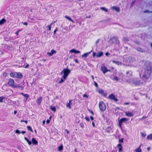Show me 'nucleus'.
Instances as JSON below:
<instances>
[{"instance_id":"nucleus-64","label":"nucleus","mask_w":152,"mask_h":152,"mask_svg":"<svg viewBox=\"0 0 152 152\" xmlns=\"http://www.w3.org/2000/svg\"><path fill=\"white\" fill-rule=\"evenodd\" d=\"M96 53H95V52H94L93 53V57H95V56H96Z\"/></svg>"},{"instance_id":"nucleus-31","label":"nucleus","mask_w":152,"mask_h":152,"mask_svg":"<svg viewBox=\"0 0 152 152\" xmlns=\"http://www.w3.org/2000/svg\"><path fill=\"white\" fill-rule=\"evenodd\" d=\"M7 48L10 50H12L14 49V47L12 45L7 46Z\"/></svg>"},{"instance_id":"nucleus-42","label":"nucleus","mask_w":152,"mask_h":152,"mask_svg":"<svg viewBox=\"0 0 152 152\" xmlns=\"http://www.w3.org/2000/svg\"><path fill=\"white\" fill-rule=\"evenodd\" d=\"M80 126L82 128H83L84 127V125L83 123H81L80 124Z\"/></svg>"},{"instance_id":"nucleus-53","label":"nucleus","mask_w":152,"mask_h":152,"mask_svg":"<svg viewBox=\"0 0 152 152\" xmlns=\"http://www.w3.org/2000/svg\"><path fill=\"white\" fill-rule=\"evenodd\" d=\"M112 8H113V10H119V8H117L116 7H114V6H113L112 7Z\"/></svg>"},{"instance_id":"nucleus-25","label":"nucleus","mask_w":152,"mask_h":152,"mask_svg":"<svg viewBox=\"0 0 152 152\" xmlns=\"http://www.w3.org/2000/svg\"><path fill=\"white\" fill-rule=\"evenodd\" d=\"M24 139L28 142V144L30 145L32 144V142L31 141L29 140L26 137H24Z\"/></svg>"},{"instance_id":"nucleus-54","label":"nucleus","mask_w":152,"mask_h":152,"mask_svg":"<svg viewBox=\"0 0 152 152\" xmlns=\"http://www.w3.org/2000/svg\"><path fill=\"white\" fill-rule=\"evenodd\" d=\"M58 30V29L57 28H56V29L54 30L53 32V34L54 35L55 34V33L56 31H57Z\"/></svg>"},{"instance_id":"nucleus-52","label":"nucleus","mask_w":152,"mask_h":152,"mask_svg":"<svg viewBox=\"0 0 152 152\" xmlns=\"http://www.w3.org/2000/svg\"><path fill=\"white\" fill-rule=\"evenodd\" d=\"M85 118L87 121H90V119L89 118H88L87 117H86Z\"/></svg>"},{"instance_id":"nucleus-34","label":"nucleus","mask_w":152,"mask_h":152,"mask_svg":"<svg viewBox=\"0 0 152 152\" xmlns=\"http://www.w3.org/2000/svg\"><path fill=\"white\" fill-rule=\"evenodd\" d=\"M53 23H51L50 25L47 26V27L48 28L47 30L50 31L51 30V26L52 25Z\"/></svg>"},{"instance_id":"nucleus-49","label":"nucleus","mask_w":152,"mask_h":152,"mask_svg":"<svg viewBox=\"0 0 152 152\" xmlns=\"http://www.w3.org/2000/svg\"><path fill=\"white\" fill-rule=\"evenodd\" d=\"M83 97H86V98H88V96L86 94H84L83 95Z\"/></svg>"},{"instance_id":"nucleus-30","label":"nucleus","mask_w":152,"mask_h":152,"mask_svg":"<svg viewBox=\"0 0 152 152\" xmlns=\"http://www.w3.org/2000/svg\"><path fill=\"white\" fill-rule=\"evenodd\" d=\"M147 139L148 140H152V134L148 135L147 137Z\"/></svg>"},{"instance_id":"nucleus-6","label":"nucleus","mask_w":152,"mask_h":152,"mask_svg":"<svg viewBox=\"0 0 152 152\" xmlns=\"http://www.w3.org/2000/svg\"><path fill=\"white\" fill-rule=\"evenodd\" d=\"M108 97L109 99L114 101V102H117L118 101V99L115 97L114 94H110Z\"/></svg>"},{"instance_id":"nucleus-51","label":"nucleus","mask_w":152,"mask_h":152,"mask_svg":"<svg viewBox=\"0 0 152 152\" xmlns=\"http://www.w3.org/2000/svg\"><path fill=\"white\" fill-rule=\"evenodd\" d=\"M144 13H146V12H148V13H149V12H152V11L151 12H150L149 10H145L144 11Z\"/></svg>"},{"instance_id":"nucleus-28","label":"nucleus","mask_w":152,"mask_h":152,"mask_svg":"<svg viewBox=\"0 0 152 152\" xmlns=\"http://www.w3.org/2000/svg\"><path fill=\"white\" fill-rule=\"evenodd\" d=\"M137 49L138 51H139L141 52H144V50L143 49L140 47H138Z\"/></svg>"},{"instance_id":"nucleus-14","label":"nucleus","mask_w":152,"mask_h":152,"mask_svg":"<svg viewBox=\"0 0 152 152\" xmlns=\"http://www.w3.org/2000/svg\"><path fill=\"white\" fill-rule=\"evenodd\" d=\"M117 147L118 148V152H121L122 151V146L121 144H118L117 145Z\"/></svg>"},{"instance_id":"nucleus-16","label":"nucleus","mask_w":152,"mask_h":152,"mask_svg":"<svg viewBox=\"0 0 152 152\" xmlns=\"http://www.w3.org/2000/svg\"><path fill=\"white\" fill-rule=\"evenodd\" d=\"M125 114L126 116L129 117H131L133 116V114L132 113L129 112H125Z\"/></svg>"},{"instance_id":"nucleus-10","label":"nucleus","mask_w":152,"mask_h":152,"mask_svg":"<svg viewBox=\"0 0 152 152\" xmlns=\"http://www.w3.org/2000/svg\"><path fill=\"white\" fill-rule=\"evenodd\" d=\"M133 84L135 86H139L140 85V81L137 80H133Z\"/></svg>"},{"instance_id":"nucleus-62","label":"nucleus","mask_w":152,"mask_h":152,"mask_svg":"<svg viewBox=\"0 0 152 152\" xmlns=\"http://www.w3.org/2000/svg\"><path fill=\"white\" fill-rule=\"evenodd\" d=\"M24 25H25L26 26H27L28 25V23L27 22H25L23 23Z\"/></svg>"},{"instance_id":"nucleus-44","label":"nucleus","mask_w":152,"mask_h":152,"mask_svg":"<svg viewBox=\"0 0 152 152\" xmlns=\"http://www.w3.org/2000/svg\"><path fill=\"white\" fill-rule=\"evenodd\" d=\"M114 80H115L117 81H118L119 79H118V77H117V76H115L114 77Z\"/></svg>"},{"instance_id":"nucleus-19","label":"nucleus","mask_w":152,"mask_h":152,"mask_svg":"<svg viewBox=\"0 0 152 152\" xmlns=\"http://www.w3.org/2000/svg\"><path fill=\"white\" fill-rule=\"evenodd\" d=\"M72 100H69V102L67 103L66 104V107L68 108H69V109H71V102L72 101Z\"/></svg>"},{"instance_id":"nucleus-33","label":"nucleus","mask_w":152,"mask_h":152,"mask_svg":"<svg viewBox=\"0 0 152 152\" xmlns=\"http://www.w3.org/2000/svg\"><path fill=\"white\" fill-rule=\"evenodd\" d=\"M27 127L28 129V130H29L31 132H33V131L31 127L30 126L28 125V126H27Z\"/></svg>"},{"instance_id":"nucleus-21","label":"nucleus","mask_w":152,"mask_h":152,"mask_svg":"<svg viewBox=\"0 0 152 152\" xmlns=\"http://www.w3.org/2000/svg\"><path fill=\"white\" fill-rule=\"evenodd\" d=\"M16 72H11L10 73V76L12 77L15 78L16 77Z\"/></svg>"},{"instance_id":"nucleus-48","label":"nucleus","mask_w":152,"mask_h":152,"mask_svg":"<svg viewBox=\"0 0 152 152\" xmlns=\"http://www.w3.org/2000/svg\"><path fill=\"white\" fill-rule=\"evenodd\" d=\"M94 85H95V86L96 87L98 88V84H97L96 82V81H94Z\"/></svg>"},{"instance_id":"nucleus-26","label":"nucleus","mask_w":152,"mask_h":152,"mask_svg":"<svg viewBox=\"0 0 152 152\" xmlns=\"http://www.w3.org/2000/svg\"><path fill=\"white\" fill-rule=\"evenodd\" d=\"M24 139L28 142V144L30 145L32 144V142L31 141L29 140L26 137H24Z\"/></svg>"},{"instance_id":"nucleus-24","label":"nucleus","mask_w":152,"mask_h":152,"mask_svg":"<svg viewBox=\"0 0 152 152\" xmlns=\"http://www.w3.org/2000/svg\"><path fill=\"white\" fill-rule=\"evenodd\" d=\"M65 18L68 19L69 21L72 22L73 23H74V22L73 21V20L69 17L67 16L66 15H65Z\"/></svg>"},{"instance_id":"nucleus-46","label":"nucleus","mask_w":152,"mask_h":152,"mask_svg":"<svg viewBox=\"0 0 152 152\" xmlns=\"http://www.w3.org/2000/svg\"><path fill=\"white\" fill-rule=\"evenodd\" d=\"M20 122H25V123L27 124V123H28V121H25V120H21L20 121Z\"/></svg>"},{"instance_id":"nucleus-37","label":"nucleus","mask_w":152,"mask_h":152,"mask_svg":"<svg viewBox=\"0 0 152 152\" xmlns=\"http://www.w3.org/2000/svg\"><path fill=\"white\" fill-rule=\"evenodd\" d=\"M5 98V97L4 96H0V102H2L3 100Z\"/></svg>"},{"instance_id":"nucleus-40","label":"nucleus","mask_w":152,"mask_h":152,"mask_svg":"<svg viewBox=\"0 0 152 152\" xmlns=\"http://www.w3.org/2000/svg\"><path fill=\"white\" fill-rule=\"evenodd\" d=\"M124 40L126 42H128L129 41V39L126 37H124Z\"/></svg>"},{"instance_id":"nucleus-20","label":"nucleus","mask_w":152,"mask_h":152,"mask_svg":"<svg viewBox=\"0 0 152 152\" xmlns=\"http://www.w3.org/2000/svg\"><path fill=\"white\" fill-rule=\"evenodd\" d=\"M113 39H114V40L115 41V43L117 44H118L119 43V40L118 38L117 37H113Z\"/></svg>"},{"instance_id":"nucleus-27","label":"nucleus","mask_w":152,"mask_h":152,"mask_svg":"<svg viewBox=\"0 0 152 152\" xmlns=\"http://www.w3.org/2000/svg\"><path fill=\"white\" fill-rule=\"evenodd\" d=\"M24 139L28 142V144L30 145L32 144V142L31 141L29 140L26 137H24Z\"/></svg>"},{"instance_id":"nucleus-50","label":"nucleus","mask_w":152,"mask_h":152,"mask_svg":"<svg viewBox=\"0 0 152 152\" xmlns=\"http://www.w3.org/2000/svg\"><path fill=\"white\" fill-rule=\"evenodd\" d=\"M86 18H90L91 17V15H87V14H86Z\"/></svg>"},{"instance_id":"nucleus-23","label":"nucleus","mask_w":152,"mask_h":152,"mask_svg":"<svg viewBox=\"0 0 152 152\" xmlns=\"http://www.w3.org/2000/svg\"><path fill=\"white\" fill-rule=\"evenodd\" d=\"M103 55V53L102 52H98V54H97L96 56L97 57H99L102 56Z\"/></svg>"},{"instance_id":"nucleus-12","label":"nucleus","mask_w":152,"mask_h":152,"mask_svg":"<svg viewBox=\"0 0 152 152\" xmlns=\"http://www.w3.org/2000/svg\"><path fill=\"white\" fill-rule=\"evenodd\" d=\"M56 53V51L53 49H52L50 52L47 53V54L49 55V56H52L53 54H55Z\"/></svg>"},{"instance_id":"nucleus-58","label":"nucleus","mask_w":152,"mask_h":152,"mask_svg":"<svg viewBox=\"0 0 152 152\" xmlns=\"http://www.w3.org/2000/svg\"><path fill=\"white\" fill-rule=\"evenodd\" d=\"M29 65L28 64H27L25 66V68H27L28 67Z\"/></svg>"},{"instance_id":"nucleus-36","label":"nucleus","mask_w":152,"mask_h":152,"mask_svg":"<svg viewBox=\"0 0 152 152\" xmlns=\"http://www.w3.org/2000/svg\"><path fill=\"white\" fill-rule=\"evenodd\" d=\"M140 146L139 147L137 148L136 149L135 151L137 152H141V149L140 148Z\"/></svg>"},{"instance_id":"nucleus-18","label":"nucleus","mask_w":152,"mask_h":152,"mask_svg":"<svg viewBox=\"0 0 152 152\" xmlns=\"http://www.w3.org/2000/svg\"><path fill=\"white\" fill-rule=\"evenodd\" d=\"M92 51V50L91 51L86 53H84L83 55H82V58H86L87 57V56H88V55L90 54Z\"/></svg>"},{"instance_id":"nucleus-60","label":"nucleus","mask_w":152,"mask_h":152,"mask_svg":"<svg viewBox=\"0 0 152 152\" xmlns=\"http://www.w3.org/2000/svg\"><path fill=\"white\" fill-rule=\"evenodd\" d=\"M65 131L66 132V133H67V134H69V131L68 130H67V129H65Z\"/></svg>"},{"instance_id":"nucleus-17","label":"nucleus","mask_w":152,"mask_h":152,"mask_svg":"<svg viewBox=\"0 0 152 152\" xmlns=\"http://www.w3.org/2000/svg\"><path fill=\"white\" fill-rule=\"evenodd\" d=\"M42 97L41 96L38 98L37 100V103L38 105H40L42 100Z\"/></svg>"},{"instance_id":"nucleus-22","label":"nucleus","mask_w":152,"mask_h":152,"mask_svg":"<svg viewBox=\"0 0 152 152\" xmlns=\"http://www.w3.org/2000/svg\"><path fill=\"white\" fill-rule=\"evenodd\" d=\"M6 22V20L5 18H2L0 20V25H2Z\"/></svg>"},{"instance_id":"nucleus-61","label":"nucleus","mask_w":152,"mask_h":152,"mask_svg":"<svg viewBox=\"0 0 152 152\" xmlns=\"http://www.w3.org/2000/svg\"><path fill=\"white\" fill-rule=\"evenodd\" d=\"M129 104V102H125L124 103V105H128V104Z\"/></svg>"},{"instance_id":"nucleus-1","label":"nucleus","mask_w":152,"mask_h":152,"mask_svg":"<svg viewBox=\"0 0 152 152\" xmlns=\"http://www.w3.org/2000/svg\"><path fill=\"white\" fill-rule=\"evenodd\" d=\"M8 84L9 86H11L13 88H20L21 90H23L24 89L23 87L21 86H19L17 85L16 83H15V81L14 79L12 78H10L9 81L8 83Z\"/></svg>"},{"instance_id":"nucleus-38","label":"nucleus","mask_w":152,"mask_h":152,"mask_svg":"<svg viewBox=\"0 0 152 152\" xmlns=\"http://www.w3.org/2000/svg\"><path fill=\"white\" fill-rule=\"evenodd\" d=\"M142 78H144L145 79H147L148 78V77L147 76V75L146 74L142 76Z\"/></svg>"},{"instance_id":"nucleus-55","label":"nucleus","mask_w":152,"mask_h":152,"mask_svg":"<svg viewBox=\"0 0 152 152\" xmlns=\"http://www.w3.org/2000/svg\"><path fill=\"white\" fill-rule=\"evenodd\" d=\"M20 30H18V31H17L16 32V33H15V34H16V35H18V34H19V32L20 31Z\"/></svg>"},{"instance_id":"nucleus-11","label":"nucleus","mask_w":152,"mask_h":152,"mask_svg":"<svg viewBox=\"0 0 152 152\" xmlns=\"http://www.w3.org/2000/svg\"><path fill=\"white\" fill-rule=\"evenodd\" d=\"M23 77V75L21 73L18 72H16L15 77L19 79H21Z\"/></svg>"},{"instance_id":"nucleus-15","label":"nucleus","mask_w":152,"mask_h":152,"mask_svg":"<svg viewBox=\"0 0 152 152\" xmlns=\"http://www.w3.org/2000/svg\"><path fill=\"white\" fill-rule=\"evenodd\" d=\"M70 53H75L78 54L80 53L79 50H77L75 49H73L70 50L69 51Z\"/></svg>"},{"instance_id":"nucleus-57","label":"nucleus","mask_w":152,"mask_h":152,"mask_svg":"<svg viewBox=\"0 0 152 152\" xmlns=\"http://www.w3.org/2000/svg\"><path fill=\"white\" fill-rule=\"evenodd\" d=\"M90 119H91L92 120V121H93L94 120V118H93V117L92 116H90Z\"/></svg>"},{"instance_id":"nucleus-32","label":"nucleus","mask_w":152,"mask_h":152,"mask_svg":"<svg viewBox=\"0 0 152 152\" xmlns=\"http://www.w3.org/2000/svg\"><path fill=\"white\" fill-rule=\"evenodd\" d=\"M50 109L53 111L54 112H55L56 111V108L55 106L53 107L52 106H51L50 107Z\"/></svg>"},{"instance_id":"nucleus-29","label":"nucleus","mask_w":152,"mask_h":152,"mask_svg":"<svg viewBox=\"0 0 152 152\" xmlns=\"http://www.w3.org/2000/svg\"><path fill=\"white\" fill-rule=\"evenodd\" d=\"M24 97H25L26 98L25 100L24 101L25 102H26L27 100L28 99L29 97V95L28 94H26L24 95Z\"/></svg>"},{"instance_id":"nucleus-8","label":"nucleus","mask_w":152,"mask_h":152,"mask_svg":"<svg viewBox=\"0 0 152 152\" xmlns=\"http://www.w3.org/2000/svg\"><path fill=\"white\" fill-rule=\"evenodd\" d=\"M105 131L106 132L108 133H110L113 132V129L111 126L107 127L105 129Z\"/></svg>"},{"instance_id":"nucleus-13","label":"nucleus","mask_w":152,"mask_h":152,"mask_svg":"<svg viewBox=\"0 0 152 152\" xmlns=\"http://www.w3.org/2000/svg\"><path fill=\"white\" fill-rule=\"evenodd\" d=\"M32 143L34 145H37L38 144V141L34 138H33L31 139Z\"/></svg>"},{"instance_id":"nucleus-56","label":"nucleus","mask_w":152,"mask_h":152,"mask_svg":"<svg viewBox=\"0 0 152 152\" xmlns=\"http://www.w3.org/2000/svg\"><path fill=\"white\" fill-rule=\"evenodd\" d=\"M89 111L93 115H94V113L91 110H89Z\"/></svg>"},{"instance_id":"nucleus-3","label":"nucleus","mask_w":152,"mask_h":152,"mask_svg":"<svg viewBox=\"0 0 152 152\" xmlns=\"http://www.w3.org/2000/svg\"><path fill=\"white\" fill-rule=\"evenodd\" d=\"M99 107L101 111H104L106 109V106L104 103L101 101L99 103Z\"/></svg>"},{"instance_id":"nucleus-5","label":"nucleus","mask_w":152,"mask_h":152,"mask_svg":"<svg viewBox=\"0 0 152 152\" xmlns=\"http://www.w3.org/2000/svg\"><path fill=\"white\" fill-rule=\"evenodd\" d=\"M145 71L148 75H150L152 73V67L151 66L149 65L147 66Z\"/></svg>"},{"instance_id":"nucleus-45","label":"nucleus","mask_w":152,"mask_h":152,"mask_svg":"<svg viewBox=\"0 0 152 152\" xmlns=\"http://www.w3.org/2000/svg\"><path fill=\"white\" fill-rule=\"evenodd\" d=\"M15 132L16 133H17V134H20V131L18 130V129H17L16 130V131H15Z\"/></svg>"},{"instance_id":"nucleus-9","label":"nucleus","mask_w":152,"mask_h":152,"mask_svg":"<svg viewBox=\"0 0 152 152\" xmlns=\"http://www.w3.org/2000/svg\"><path fill=\"white\" fill-rule=\"evenodd\" d=\"M98 92L99 94L103 95L104 97H106L107 95V93L105 92L102 89H100L98 90Z\"/></svg>"},{"instance_id":"nucleus-7","label":"nucleus","mask_w":152,"mask_h":152,"mask_svg":"<svg viewBox=\"0 0 152 152\" xmlns=\"http://www.w3.org/2000/svg\"><path fill=\"white\" fill-rule=\"evenodd\" d=\"M101 70L104 74L107 72L110 71V70L107 69L106 66L104 65L101 66Z\"/></svg>"},{"instance_id":"nucleus-41","label":"nucleus","mask_w":152,"mask_h":152,"mask_svg":"<svg viewBox=\"0 0 152 152\" xmlns=\"http://www.w3.org/2000/svg\"><path fill=\"white\" fill-rule=\"evenodd\" d=\"M3 75L4 77H6L7 76V74L6 72H4L3 74Z\"/></svg>"},{"instance_id":"nucleus-4","label":"nucleus","mask_w":152,"mask_h":152,"mask_svg":"<svg viewBox=\"0 0 152 152\" xmlns=\"http://www.w3.org/2000/svg\"><path fill=\"white\" fill-rule=\"evenodd\" d=\"M129 120V118H123L118 120V125L120 128H122V124L123 123Z\"/></svg>"},{"instance_id":"nucleus-2","label":"nucleus","mask_w":152,"mask_h":152,"mask_svg":"<svg viewBox=\"0 0 152 152\" xmlns=\"http://www.w3.org/2000/svg\"><path fill=\"white\" fill-rule=\"evenodd\" d=\"M68 67L66 69H64L61 72V74L62 75L63 73L64 75L63 76V77L64 80H66V78L69 75L71 71L69 69H68Z\"/></svg>"},{"instance_id":"nucleus-47","label":"nucleus","mask_w":152,"mask_h":152,"mask_svg":"<svg viewBox=\"0 0 152 152\" xmlns=\"http://www.w3.org/2000/svg\"><path fill=\"white\" fill-rule=\"evenodd\" d=\"M141 134L142 135V137H145V136H146V134L145 133H143L142 132H141Z\"/></svg>"},{"instance_id":"nucleus-59","label":"nucleus","mask_w":152,"mask_h":152,"mask_svg":"<svg viewBox=\"0 0 152 152\" xmlns=\"http://www.w3.org/2000/svg\"><path fill=\"white\" fill-rule=\"evenodd\" d=\"M0 54L1 55H2L4 54V52L1 51V50H0Z\"/></svg>"},{"instance_id":"nucleus-43","label":"nucleus","mask_w":152,"mask_h":152,"mask_svg":"<svg viewBox=\"0 0 152 152\" xmlns=\"http://www.w3.org/2000/svg\"><path fill=\"white\" fill-rule=\"evenodd\" d=\"M124 139L123 138H122L121 139H119V142H123Z\"/></svg>"},{"instance_id":"nucleus-35","label":"nucleus","mask_w":152,"mask_h":152,"mask_svg":"<svg viewBox=\"0 0 152 152\" xmlns=\"http://www.w3.org/2000/svg\"><path fill=\"white\" fill-rule=\"evenodd\" d=\"M63 145H62L58 147V150L59 151H61L63 150Z\"/></svg>"},{"instance_id":"nucleus-63","label":"nucleus","mask_w":152,"mask_h":152,"mask_svg":"<svg viewBox=\"0 0 152 152\" xmlns=\"http://www.w3.org/2000/svg\"><path fill=\"white\" fill-rule=\"evenodd\" d=\"M50 120L47 119L46 121V123L47 124H48L50 123Z\"/></svg>"},{"instance_id":"nucleus-39","label":"nucleus","mask_w":152,"mask_h":152,"mask_svg":"<svg viewBox=\"0 0 152 152\" xmlns=\"http://www.w3.org/2000/svg\"><path fill=\"white\" fill-rule=\"evenodd\" d=\"M65 80H64V79H63V77L62 78H61V80L58 83H63L64 82V81Z\"/></svg>"}]
</instances>
